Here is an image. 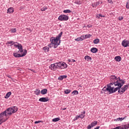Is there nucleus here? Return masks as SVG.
<instances>
[{
    "label": "nucleus",
    "mask_w": 129,
    "mask_h": 129,
    "mask_svg": "<svg viewBox=\"0 0 129 129\" xmlns=\"http://www.w3.org/2000/svg\"><path fill=\"white\" fill-rule=\"evenodd\" d=\"M125 83V81H122L121 83H118L116 84L118 87L114 88V87H110V86H108V88H106V87H104L102 89V91L104 92V94H111L112 93H114L116 92L118 90V93L120 94H122L125 92V91L123 90L122 86ZM122 87V88H121Z\"/></svg>",
    "instance_id": "obj_1"
},
{
    "label": "nucleus",
    "mask_w": 129,
    "mask_h": 129,
    "mask_svg": "<svg viewBox=\"0 0 129 129\" xmlns=\"http://www.w3.org/2000/svg\"><path fill=\"white\" fill-rule=\"evenodd\" d=\"M18 111V107L14 106L8 108L5 111L0 113V122H3L4 116H8V115H12L13 113H16Z\"/></svg>",
    "instance_id": "obj_2"
},
{
    "label": "nucleus",
    "mask_w": 129,
    "mask_h": 129,
    "mask_svg": "<svg viewBox=\"0 0 129 129\" xmlns=\"http://www.w3.org/2000/svg\"><path fill=\"white\" fill-rule=\"evenodd\" d=\"M62 35H63V32H61L55 38L54 37L50 38V42H52V43L54 44V48H57L58 45L60 44V42H61L60 38Z\"/></svg>",
    "instance_id": "obj_3"
},
{
    "label": "nucleus",
    "mask_w": 129,
    "mask_h": 129,
    "mask_svg": "<svg viewBox=\"0 0 129 129\" xmlns=\"http://www.w3.org/2000/svg\"><path fill=\"white\" fill-rule=\"evenodd\" d=\"M110 83L107 85V88H108V86H112L114 84V86H117L116 84L119 83H118V80H117V77L115 76H111L110 77Z\"/></svg>",
    "instance_id": "obj_4"
},
{
    "label": "nucleus",
    "mask_w": 129,
    "mask_h": 129,
    "mask_svg": "<svg viewBox=\"0 0 129 129\" xmlns=\"http://www.w3.org/2000/svg\"><path fill=\"white\" fill-rule=\"evenodd\" d=\"M13 55L14 56V57H15L16 58H20L21 57H24V56H26V55H27V50H25L23 53V54H20V53H18V52L16 53H14Z\"/></svg>",
    "instance_id": "obj_5"
},
{
    "label": "nucleus",
    "mask_w": 129,
    "mask_h": 129,
    "mask_svg": "<svg viewBox=\"0 0 129 129\" xmlns=\"http://www.w3.org/2000/svg\"><path fill=\"white\" fill-rule=\"evenodd\" d=\"M69 17L67 15H61L58 17V21H68Z\"/></svg>",
    "instance_id": "obj_6"
},
{
    "label": "nucleus",
    "mask_w": 129,
    "mask_h": 129,
    "mask_svg": "<svg viewBox=\"0 0 129 129\" xmlns=\"http://www.w3.org/2000/svg\"><path fill=\"white\" fill-rule=\"evenodd\" d=\"M121 45L124 48H126V47H129V40H127L126 39L123 40L121 42Z\"/></svg>",
    "instance_id": "obj_7"
},
{
    "label": "nucleus",
    "mask_w": 129,
    "mask_h": 129,
    "mask_svg": "<svg viewBox=\"0 0 129 129\" xmlns=\"http://www.w3.org/2000/svg\"><path fill=\"white\" fill-rule=\"evenodd\" d=\"M39 101H40L41 102H47V101H49V98L48 97H42L39 99Z\"/></svg>",
    "instance_id": "obj_8"
},
{
    "label": "nucleus",
    "mask_w": 129,
    "mask_h": 129,
    "mask_svg": "<svg viewBox=\"0 0 129 129\" xmlns=\"http://www.w3.org/2000/svg\"><path fill=\"white\" fill-rule=\"evenodd\" d=\"M68 67L67 64L65 63V62H60V69H65Z\"/></svg>",
    "instance_id": "obj_9"
},
{
    "label": "nucleus",
    "mask_w": 129,
    "mask_h": 129,
    "mask_svg": "<svg viewBox=\"0 0 129 129\" xmlns=\"http://www.w3.org/2000/svg\"><path fill=\"white\" fill-rule=\"evenodd\" d=\"M129 128V123L127 124L119 126V129H128Z\"/></svg>",
    "instance_id": "obj_10"
},
{
    "label": "nucleus",
    "mask_w": 129,
    "mask_h": 129,
    "mask_svg": "<svg viewBox=\"0 0 129 129\" xmlns=\"http://www.w3.org/2000/svg\"><path fill=\"white\" fill-rule=\"evenodd\" d=\"M49 69H51L53 71H56L57 70V69L56 68V66L55 65V63L52 64L49 66Z\"/></svg>",
    "instance_id": "obj_11"
},
{
    "label": "nucleus",
    "mask_w": 129,
    "mask_h": 129,
    "mask_svg": "<svg viewBox=\"0 0 129 129\" xmlns=\"http://www.w3.org/2000/svg\"><path fill=\"white\" fill-rule=\"evenodd\" d=\"M85 39L84 35L81 36L80 37H78L75 39V41H77V42H79L80 41H83Z\"/></svg>",
    "instance_id": "obj_12"
},
{
    "label": "nucleus",
    "mask_w": 129,
    "mask_h": 129,
    "mask_svg": "<svg viewBox=\"0 0 129 129\" xmlns=\"http://www.w3.org/2000/svg\"><path fill=\"white\" fill-rule=\"evenodd\" d=\"M54 64L55 65V67L56 69H61V62H58L55 63Z\"/></svg>",
    "instance_id": "obj_13"
},
{
    "label": "nucleus",
    "mask_w": 129,
    "mask_h": 129,
    "mask_svg": "<svg viewBox=\"0 0 129 129\" xmlns=\"http://www.w3.org/2000/svg\"><path fill=\"white\" fill-rule=\"evenodd\" d=\"M91 52L92 53H97L98 52V49L96 47H93L91 49Z\"/></svg>",
    "instance_id": "obj_14"
},
{
    "label": "nucleus",
    "mask_w": 129,
    "mask_h": 129,
    "mask_svg": "<svg viewBox=\"0 0 129 129\" xmlns=\"http://www.w3.org/2000/svg\"><path fill=\"white\" fill-rule=\"evenodd\" d=\"M18 49H19V52H20V53H23V52H24V50H23V46L22 44H19V45L18 47Z\"/></svg>",
    "instance_id": "obj_15"
},
{
    "label": "nucleus",
    "mask_w": 129,
    "mask_h": 129,
    "mask_svg": "<svg viewBox=\"0 0 129 129\" xmlns=\"http://www.w3.org/2000/svg\"><path fill=\"white\" fill-rule=\"evenodd\" d=\"M47 92H48V90H47V89H43L41 91V93L43 95H45V94H47Z\"/></svg>",
    "instance_id": "obj_16"
},
{
    "label": "nucleus",
    "mask_w": 129,
    "mask_h": 129,
    "mask_svg": "<svg viewBox=\"0 0 129 129\" xmlns=\"http://www.w3.org/2000/svg\"><path fill=\"white\" fill-rule=\"evenodd\" d=\"M114 60H115V61H117V62H120V61H121V57L119 56H115L114 58Z\"/></svg>",
    "instance_id": "obj_17"
},
{
    "label": "nucleus",
    "mask_w": 129,
    "mask_h": 129,
    "mask_svg": "<svg viewBox=\"0 0 129 129\" xmlns=\"http://www.w3.org/2000/svg\"><path fill=\"white\" fill-rule=\"evenodd\" d=\"M8 14H11L12 13H14V8H10L8 9L7 11Z\"/></svg>",
    "instance_id": "obj_18"
},
{
    "label": "nucleus",
    "mask_w": 129,
    "mask_h": 129,
    "mask_svg": "<svg viewBox=\"0 0 129 129\" xmlns=\"http://www.w3.org/2000/svg\"><path fill=\"white\" fill-rule=\"evenodd\" d=\"M85 116V111L83 112L81 115H79V118H84Z\"/></svg>",
    "instance_id": "obj_19"
},
{
    "label": "nucleus",
    "mask_w": 129,
    "mask_h": 129,
    "mask_svg": "<svg viewBox=\"0 0 129 129\" xmlns=\"http://www.w3.org/2000/svg\"><path fill=\"white\" fill-rule=\"evenodd\" d=\"M11 95H12V92H9L7 93L6 96L5 97V98L8 99L9 98V97H10V96H11Z\"/></svg>",
    "instance_id": "obj_20"
},
{
    "label": "nucleus",
    "mask_w": 129,
    "mask_h": 129,
    "mask_svg": "<svg viewBox=\"0 0 129 129\" xmlns=\"http://www.w3.org/2000/svg\"><path fill=\"white\" fill-rule=\"evenodd\" d=\"M85 59L87 60V61H91L92 59L91 58V57L87 55L85 56Z\"/></svg>",
    "instance_id": "obj_21"
},
{
    "label": "nucleus",
    "mask_w": 129,
    "mask_h": 129,
    "mask_svg": "<svg viewBox=\"0 0 129 129\" xmlns=\"http://www.w3.org/2000/svg\"><path fill=\"white\" fill-rule=\"evenodd\" d=\"M126 117H121V118H118L117 119H115L114 120H116V121H122V120H123V119H124V118H125Z\"/></svg>",
    "instance_id": "obj_22"
},
{
    "label": "nucleus",
    "mask_w": 129,
    "mask_h": 129,
    "mask_svg": "<svg viewBox=\"0 0 129 129\" xmlns=\"http://www.w3.org/2000/svg\"><path fill=\"white\" fill-rule=\"evenodd\" d=\"M35 94L36 95H40V90L39 89H36L35 91H34Z\"/></svg>",
    "instance_id": "obj_23"
},
{
    "label": "nucleus",
    "mask_w": 129,
    "mask_h": 129,
    "mask_svg": "<svg viewBox=\"0 0 129 129\" xmlns=\"http://www.w3.org/2000/svg\"><path fill=\"white\" fill-rule=\"evenodd\" d=\"M97 125V121H94L93 122L91 123V125H92V127L93 126H95V125Z\"/></svg>",
    "instance_id": "obj_24"
},
{
    "label": "nucleus",
    "mask_w": 129,
    "mask_h": 129,
    "mask_svg": "<svg viewBox=\"0 0 129 129\" xmlns=\"http://www.w3.org/2000/svg\"><path fill=\"white\" fill-rule=\"evenodd\" d=\"M48 47H49V48H52V47H53V48H55V44L51 42V43L48 44Z\"/></svg>",
    "instance_id": "obj_25"
},
{
    "label": "nucleus",
    "mask_w": 129,
    "mask_h": 129,
    "mask_svg": "<svg viewBox=\"0 0 129 129\" xmlns=\"http://www.w3.org/2000/svg\"><path fill=\"white\" fill-rule=\"evenodd\" d=\"M59 120H60V118H58V117L55 118H53V119H52V121H53V122H57V121H59Z\"/></svg>",
    "instance_id": "obj_26"
},
{
    "label": "nucleus",
    "mask_w": 129,
    "mask_h": 129,
    "mask_svg": "<svg viewBox=\"0 0 129 129\" xmlns=\"http://www.w3.org/2000/svg\"><path fill=\"white\" fill-rule=\"evenodd\" d=\"M43 50L45 51V52H49V48L48 46H45L43 48Z\"/></svg>",
    "instance_id": "obj_27"
},
{
    "label": "nucleus",
    "mask_w": 129,
    "mask_h": 129,
    "mask_svg": "<svg viewBox=\"0 0 129 129\" xmlns=\"http://www.w3.org/2000/svg\"><path fill=\"white\" fill-rule=\"evenodd\" d=\"M99 42V39H98V38H97V39L94 40V41H93L94 44H98Z\"/></svg>",
    "instance_id": "obj_28"
},
{
    "label": "nucleus",
    "mask_w": 129,
    "mask_h": 129,
    "mask_svg": "<svg viewBox=\"0 0 129 129\" xmlns=\"http://www.w3.org/2000/svg\"><path fill=\"white\" fill-rule=\"evenodd\" d=\"M64 92L65 93V94H69V93H70V92H71V90L67 89V90H64Z\"/></svg>",
    "instance_id": "obj_29"
},
{
    "label": "nucleus",
    "mask_w": 129,
    "mask_h": 129,
    "mask_svg": "<svg viewBox=\"0 0 129 129\" xmlns=\"http://www.w3.org/2000/svg\"><path fill=\"white\" fill-rule=\"evenodd\" d=\"M78 91L77 90H74V91L72 92V94H73V95H77L78 94Z\"/></svg>",
    "instance_id": "obj_30"
},
{
    "label": "nucleus",
    "mask_w": 129,
    "mask_h": 129,
    "mask_svg": "<svg viewBox=\"0 0 129 129\" xmlns=\"http://www.w3.org/2000/svg\"><path fill=\"white\" fill-rule=\"evenodd\" d=\"M100 17H101V18H104V17H105V16H102L101 14H97L96 15V18H98V19H100Z\"/></svg>",
    "instance_id": "obj_31"
},
{
    "label": "nucleus",
    "mask_w": 129,
    "mask_h": 129,
    "mask_svg": "<svg viewBox=\"0 0 129 129\" xmlns=\"http://www.w3.org/2000/svg\"><path fill=\"white\" fill-rule=\"evenodd\" d=\"M63 13L66 14H70V13H71V11L70 10H66L63 11Z\"/></svg>",
    "instance_id": "obj_32"
},
{
    "label": "nucleus",
    "mask_w": 129,
    "mask_h": 129,
    "mask_svg": "<svg viewBox=\"0 0 129 129\" xmlns=\"http://www.w3.org/2000/svg\"><path fill=\"white\" fill-rule=\"evenodd\" d=\"M123 89L124 90V91H125V90H127V89L128 88V85H126L123 86Z\"/></svg>",
    "instance_id": "obj_33"
},
{
    "label": "nucleus",
    "mask_w": 129,
    "mask_h": 129,
    "mask_svg": "<svg viewBox=\"0 0 129 129\" xmlns=\"http://www.w3.org/2000/svg\"><path fill=\"white\" fill-rule=\"evenodd\" d=\"M117 80H118V83H121L122 81H124L123 80L120 79V77L117 78Z\"/></svg>",
    "instance_id": "obj_34"
},
{
    "label": "nucleus",
    "mask_w": 129,
    "mask_h": 129,
    "mask_svg": "<svg viewBox=\"0 0 129 129\" xmlns=\"http://www.w3.org/2000/svg\"><path fill=\"white\" fill-rule=\"evenodd\" d=\"M15 42L14 41H8L6 43V45H10V44H13V45L15 44Z\"/></svg>",
    "instance_id": "obj_35"
},
{
    "label": "nucleus",
    "mask_w": 129,
    "mask_h": 129,
    "mask_svg": "<svg viewBox=\"0 0 129 129\" xmlns=\"http://www.w3.org/2000/svg\"><path fill=\"white\" fill-rule=\"evenodd\" d=\"M91 37V35L90 34H86L84 36L85 39H88V38H90Z\"/></svg>",
    "instance_id": "obj_36"
},
{
    "label": "nucleus",
    "mask_w": 129,
    "mask_h": 129,
    "mask_svg": "<svg viewBox=\"0 0 129 129\" xmlns=\"http://www.w3.org/2000/svg\"><path fill=\"white\" fill-rule=\"evenodd\" d=\"M15 43H16V44H15L14 43V47H16V48H18L20 45V43L18 42H15Z\"/></svg>",
    "instance_id": "obj_37"
},
{
    "label": "nucleus",
    "mask_w": 129,
    "mask_h": 129,
    "mask_svg": "<svg viewBox=\"0 0 129 129\" xmlns=\"http://www.w3.org/2000/svg\"><path fill=\"white\" fill-rule=\"evenodd\" d=\"M47 10V7H43L41 9V11L42 12H45Z\"/></svg>",
    "instance_id": "obj_38"
},
{
    "label": "nucleus",
    "mask_w": 129,
    "mask_h": 129,
    "mask_svg": "<svg viewBox=\"0 0 129 129\" xmlns=\"http://www.w3.org/2000/svg\"><path fill=\"white\" fill-rule=\"evenodd\" d=\"M58 80H63V76H60L58 77Z\"/></svg>",
    "instance_id": "obj_39"
},
{
    "label": "nucleus",
    "mask_w": 129,
    "mask_h": 129,
    "mask_svg": "<svg viewBox=\"0 0 129 129\" xmlns=\"http://www.w3.org/2000/svg\"><path fill=\"white\" fill-rule=\"evenodd\" d=\"M126 9H129V0L128 1V2L126 3Z\"/></svg>",
    "instance_id": "obj_40"
},
{
    "label": "nucleus",
    "mask_w": 129,
    "mask_h": 129,
    "mask_svg": "<svg viewBox=\"0 0 129 129\" xmlns=\"http://www.w3.org/2000/svg\"><path fill=\"white\" fill-rule=\"evenodd\" d=\"M69 62H75L76 60L75 59H68Z\"/></svg>",
    "instance_id": "obj_41"
},
{
    "label": "nucleus",
    "mask_w": 129,
    "mask_h": 129,
    "mask_svg": "<svg viewBox=\"0 0 129 129\" xmlns=\"http://www.w3.org/2000/svg\"><path fill=\"white\" fill-rule=\"evenodd\" d=\"M91 127H92V125L91 124H89V125H88L87 128L90 129V128H91Z\"/></svg>",
    "instance_id": "obj_42"
},
{
    "label": "nucleus",
    "mask_w": 129,
    "mask_h": 129,
    "mask_svg": "<svg viewBox=\"0 0 129 129\" xmlns=\"http://www.w3.org/2000/svg\"><path fill=\"white\" fill-rule=\"evenodd\" d=\"M100 4V2H97L96 3H95L94 4V5L95 6H99V4Z\"/></svg>",
    "instance_id": "obj_43"
},
{
    "label": "nucleus",
    "mask_w": 129,
    "mask_h": 129,
    "mask_svg": "<svg viewBox=\"0 0 129 129\" xmlns=\"http://www.w3.org/2000/svg\"><path fill=\"white\" fill-rule=\"evenodd\" d=\"M11 32H12V33H16V29H11Z\"/></svg>",
    "instance_id": "obj_44"
},
{
    "label": "nucleus",
    "mask_w": 129,
    "mask_h": 129,
    "mask_svg": "<svg viewBox=\"0 0 129 129\" xmlns=\"http://www.w3.org/2000/svg\"><path fill=\"white\" fill-rule=\"evenodd\" d=\"M40 122H42V121L41 120L36 121H35L34 123H40Z\"/></svg>",
    "instance_id": "obj_45"
},
{
    "label": "nucleus",
    "mask_w": 129,
    "mask_h": 129,
    "mask_svg": "<svg viewBox=\"0 0 129 129\" xmlns=\"http://www.w3.org/2000/svg\"><path fill=\"white\" fill-rule=\"evenodd\" d=\"M78 118H79V116H76L75 118L74 119V121L77 120V119H78Z\"/></svg>",
    "instance_id": "obj_46"
},
{
    "label": "nucleus",
    "mask_w": 129,
    "mask_h": 129,
    "mask_svg": "<svg viewBox=\"0 0 129 129\" xmlns=\"http://www.w3.org/2000/svg\"><path fill=\"white\" fill-rule=\"evenodd\" d=\"M8 119V118H7L6 120H5L4 121H2L1 122H0V125L2 124V123H3V122H5V121H7V120Z\"/></svg>",
    "instance_id": "obj_47"
},
{
    "label": "nucleus",
    "mask_w": 129,
    "mask_h": 129,
    "mask_svg": "<svg viewBox=\"0 0 129 129\" xmlns=\"http://www.w3.org/2000/svg\"><path fill=\"white\" fill-rule=\"evenodd\" d=\"M26 30H28V31H30V32H32V30L30 28H26Z\"/></svg>",
    "instance_id": "obj_48"
},
{
    "label": "nucleus",
    "mask_w": 129,
    "mask_h": 129,
    "mask_svg": "<svg viewBox=\"0 0 129 129\" xmlns=\"http://www.w3.org/2000/svg\"><path fill=\"white\" fill-rule=\"evenodd\" d=\"M123 19V17H119V20H120V21H121V20H122Z\"/></svg>",
    "instance_id": "obj_49"
},
{
    "label": "nucleus",
    "mask_w": 129,
    "mask_h": 129,
    "mask_svg": "<svg viewBox=\"0 0 129 129\" xmlns=\"http://www.w3.org/2000/svg\"><path fill=\"white\" fill-rule=\"evenodd\" d=\"M62 78H63V79H64V78H67V76L63 75V76H62Z\"/></svg>",
    "instance_id": "obj_50"
},
{
    "label": "nucleus",
    "mask_w": 129,
    "mask_h": 129,
    "mask_svg": "<svg viewBox=\"0 0 129 129\" xmlns=\"http://www.w3.org/2000/svg\"><path fill=\"white\" fill-rule=\"evenodd\" d=\"M112 129H119V126H117V127H115L114 128H112Z\"/></svg>",
    "instance_id": "obj_51"
},
{
    "label": "nucleus",
    "mask_w": 129,
    "mask_h": 129,
    "mask_svg": "<svg viewBox=\"0 0 129 129\" xmlns=\"http://www.w3.org/2000/svg\"><path fill=\"white\" fill-rule=\"evenodd\" d=\"M100 127V126H98L96 128H95L94 129H99Z\"/></svg>",
    "instance_id": "obj_52"
},
{
    "label": "nucleus",
    "mask_w": 129,
    "mask_h": 129,
    "mask_svg": "<svg viewBox=\"0 0 129 129\" xmlns=\"http://www.w3.org/2000/svg\"><path fill=\"white\" fill-rule=\"evenodd\" d=\"M92 7H93V8H94V7H95L96 5H95L94 4H92Z\"/></svg>",
    "instance_id": "obj_53"
},
{
    "label": "nucleus",
    "mask_w": 129,
    "mask_h": 129,
    "mask_svg": "<svg viewBox=\"0 0 129 129\" xmlns=\"http://www.w3.org/2000/svg\"><path fill=\"white\" fill-rule=\"evenodd\" d=\"M66 109H67V108H64L62 109V110H65Z\"/></svg>",
    "instance_id": "obj_54"
},
{
    "label": "nucleus",
    "mask_w": 129,
    "mask_h": 129,
    "mask_svg": "<svg viewBox=\"0 0 129 129\" xmlns=\"http://www.w3.org/2000/svg\"><path fill=\"white\" fill-rule=\"evenodd\" d=\"M20 10L23 9V7H21L20 8Z\"/></svg>",
    "instance_id": "obj_55"
},
{
    "label": "nucleus",
    "mask_w": 129,
    "mask_h": 129,
    "mask_svg": "<svg viewBox=\"0 0 129 129\" xmlns=\"http://www.w3.org/2000/svg\"><path fill=\"white\" fill-rule=\"evenodd\" d=\"M8 77L9 78H11V76H8Z\"/></svg>",
    "instance_id": "obj_56"
},
{
    "label": "nucleus",
    "mask_w": 129,
    "mask_h": 129,
    "mask_svg": "<svg viewBox=\"0 0 129 129\" xmlns=\"http://www.w3.org/2000/svg\"><path fill=\"white\" fill-rule=\"evenodd\" d=\"M110 3H112V1H110Z\"/></svg>",
    "instance_id": "obj_57"
},
{
    "label": "nucleus",
    "mask_w": 129,
    "mask_h": 129,
    "mask_svg": "<svg viewBox=\"0 0 129 129\" xmlns=\"http://www.w3.org/2000/svg\"><path fill=\"white\" fill-rule=\"evenodd\" d=\"M13 45H14V44H12L10 45V46H13Z\"/></svg>",
    "instance_id": "obj_58"
}]
</instances>
